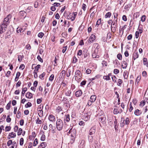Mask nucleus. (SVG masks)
I'll return each instance as SVG.
<instances>
[{
    "mask_svg": "<svg viewBox=\"0 0 148 148\" xmlns=\"http://www.w3.org/2000/svg\"><path fill=\"white\" fill-rule=\"evenodd\" d=\"M77 59L76 58V57H74L73 58L72 62L73 63H76V62H77Z\"/></svg>",
    "mask_w": 148,
    "mask_h": 148,
    "instance_id": "nucleus-59",
    "label": "nucleus"
},
{
    "mask_svg": "<svg viewBox=\"0 0 148 148\" xmlns=\"http://www.w3.org/2000/svg\"><path fill=\"white\" fill-rule=\"evenodd\" d=\"M38 143V140L37 138H36L34 140L33 143V146H36Z\"/></svg>",
    "mask_w": 148,
    "mask_h": 148,
    "instance_id": "nucleus-40",
    "label": "nucleus"
},
{
    "mask_svg": "<svg viewBox=\"0 0 148 148\" xmlns=\"http://www.w3.org/2000/svg\"><path fill=\"white\" fill-rule=\"evenodd\" d=\"M127 66V64L125 61L122 62V66L123 69H125Z\"/></svg>",
    "mask_w": 148,
    "mask_h": 148,
    "instance_id": "nucleus-20",
    "label": "nucleus"
},
{
    "mask_svg": "<svg viewBox=\"0 0 148 148\" xmlns=\"http://www.w3.org/2000/svg\"><path fill=\"white\" fill-rule=\"evenodd\" d=\"M45 135L44 134L42 135L41 136L40 140L42 141H44L45 140Z\"/></svg>",
    "mask_w": 148,
    "mask_h": 148,
    "instance_id": "nucleus-54",
    "label": "nucleus"
},
{
    "mask_svg": "<svg viewBox=\"0 0 148 148\" xmlns=\"http://www.w3.org/2000/svg\"><path fill=\"white\" fill-rule=\"evenodd\" d=\"M130 108L129 109V111L130 112H132V110H133V108L132 106V103L131 102L130 103Z\"/></svg>",
    "mask_w": 148,
    "mask_h": 148,
    "instance_id": "nucleus-55",
    "label": "nucleus"
},
{
    "mask_svg": "<svg viewBox=\"0 0 148 148\" xmlns=\"http://www.w3.org/2000/svg\"><path fill=\"white\" fill-rule=\"evenodd\" d=\"M11 127L10 126H7L5 127V131H9L11 130Z\"/></svg>",
    "mask_w": 148,
    "mask_h": 148,
    "instance_id": "nucleus-39",
    "label": "nucleus"
},
{
    "mask_svg": "<svg viewBox=\"0 0 148 148\" xmlns=\"http://www.w3.org/2000/svg\"><path fill=\"white\" fill-rule=\"evenodd\" d=\"M23 132V130L22 129L20 128L18 130V136L20 135Z\"/></svg>",
    "mask_w": 148,
    "mask_h": 148,
    "instance_id": "nucleus-37",
    "label": "nucleus"
},
{
    "mask_svg": "<svg viewBox=\"0 0 148 148\" xmlns=\"http://www.w3.org/2000/svg\"><path fill=\"white\" fill-rule=\"evenodd\" d=\"M144 97L145 99V102L148 104V95H145V94L144 95Z\"/></svg>",
    "mask_w": 148,
    "mask_h": 148,
    "instance_id": "nucleus-36",
    "label": "nucleus"
},
{
    "mask_svg": "<svg viewBox=\"0 0 148 148\" xmlns=\"http://www.w3.org/2000/svg\"><path fill=\"white\" fill-rule=\"evenodd\" d=\"M82 50H79L78 51V52L77 53V55L78 56H80L82 55Z\"/></svg>",
    "mask_w": 148,
    "mask_h": 148,
    "instance_id": "nucleus-60",
    "label": "nucleus"
},
{
    "mask_svg": "<svg viewBox=\"0 0 148 148\" xmlns=\"http://www.w3.org/2000/svg\"><path fill=\"white\" fill-rule=\"evenodd\" d=\"M117 58L119 60H121L122 59V56L120 54H119L117 55Z\"/></svg>",
    "mask_w": 148,
    "mask_h": 148,
    "instance_id": "nucleus-56",
    "label": "nucleus"
},
{
    "mask_svg": "<svg viewBox=\"0 0 148 148\" xmlns=\"http://www.w3.org/2000/svg\"><path fill=\"white\" fill-rule=\"evenodd\" d=\"M125 122L126 125H127L129 124L130 121H129V119L128 117H127L126 118L125 120Z\"/></svg>",
    "mask_w": 148,
    "mask_h": 148,
    "instance_id": "nucleus-48",
    "label": "nucleus"
},
{
    "mask_svg": "<svg viewBox=\"0 0 148 148\" xmlns=\"http://www.w3.org/2000/svg\"><path fill=\"white\" fill-rule=\"evenodd\" d=\"M11 106V103H8L6 107V109L7 110H9L10 109Z\"/></svg>",
    "mask_w": 148,
    "mask_h": 148,
    "instance_id": "nucleus-53",
    "label": "nucleus"
},
{
    "mask_svg": "<svg viewBox=\"0 0 148 148\" xmlns=\"http://www.w3.org/2000/svg\"><path fill=\"white\" fill-rule=\"evenodd\" d=\"M95 38L96 37L95 35L94 34H92L89 38L88 42V43L90 44L92 43L95 40Z\"/></svg>",
    "mask_w": 148,
    "mask_h": 148,
    "instance_id": "nucleus-6",
    "label": "nucleus"
},
{
    "mask_svg": "<svg viewBox=\"0 0 148 148\" xmlns=\"http://www.w3.org/2000/svg\"><path fill=\"white\" fill-rule=\"evenodd\" d=\"M77 14V12H74L73 13V16L72 21H73L75 20Z\"/></svg>",
    "mask_w": 148,
    "mask_h": 148,
    "instance_id": "nucleus-23",
    "label": "nucleus"
},
{
    "mask_svg": "<svg viewBox=\"0 0 148 148\" xmlns=\"http://www.w3.org/2000/svg\"><path fill=\"white\" fill-rule=\"evenodd\" d=\"M76 129H73L72 128L71 129L69 130V132L68 133V134L69 135L70 134V135L72 137L71 139L73 140V142L75 140V138L76 135Z\"/></svg>",
    "mask_w": 148,
    "mask_h": 148,
    "instance_id": "nucleus-2",
    "label": "nucleus"
},
{
    "mask_svg": "<svg viewBox=\"0 0 148 148\" xmlns=\"http://www.w3.org/2000/svg\"><path fill=\"white\" fill-rule=\"evenodd\" d=\"M37 59L38 61L41 62H43V60L39 55H38L37 57Z\"/></svg>",
    "mask_w": 148,
    "mask_h": 148,
    "instance_id": "nucleus-47",
    "label": "nucleus"
},
{
    "mask_svg": "<svg viewBox=\"0 0 148 148\" xmlns=\"http://www.w3.org/2000/svg\"><path fill=\"white\" fill-rule=\"evenodd\" d=\"M96 96L95 95H92L90 98V100H91L92 102H94L96 100Z\"/></svg>",
    "mask_w": 148,
    "mask_h": 148,
    "instance_id": "nucleus-19",
    "label": "nucleus"
},
{
    "mask_svg": "<svg viewBox=\"0 0 148 148\" xmlns=\"http://www.w3.org/2000/svg\"><path fill=\"white\" fill-rule=\"evenodd\" d=\"M82 74H81V71L79 70H77L75 72V79L76 80H79L80 81V79L82 77Z\"/></svg>",
    "mask_w": 148,
    "mask_h": 148,
    "instance_id": "nucleus-4",
    "label": "nucleus"
},
{
    "mask_svg": "<svg viewBox=\"0 0 148 148\" xmlns=\"http://www.w3.org/2000/svg\"><path fill=\"white\" fill-rule=\"evenodd\" d=\"M54 77V75L53 74H52L49 78V80L50 81H52L53 80Z\"/></svg>",
    "mask_w": 148,
    "mask_h": 148,
    "instance_id": "nucleus-51",
    "label": "nucleus"
},
{
    "mask_svg": "<svg viewBox=\"0 0 148 148\" xmlns=\"http://www.w3.org/2000/svg\"><path fill=\"white\" fill-rule=\"evenodd\" d=\"M11 18V15H9L7 16L5 18L3 21V24L1 25V28L0 29V33L2 34L5 31V28L6 27L7 25L9 23V20Z\"/></svg>",
    "mask_w": 148,
    "mask_h": 148,
    "instance_id": "nucleus-1",
    "label": "nucleus"
},
{
    "mask_svg": "<svg viewBox=\"0 0 148 148\" xmlns=\"http://www.w3.org/2000/svg\"><path fill=\"white\" fill-rule=\"evenodd\" d=\"M48 119L50 121L52 122L55 121V117L52 114H50L49 116Z\"/></svg>",
    "mask_w": 148,
    "mask_h": 148,
    "instance_id": "nucleus-10",
    "label": "nucleus"
},
{
    "mask_svg": "<svg viewBox=\"0 0 148 148\" xmlns=\"http://www.w3.org/2000/svg\"><path fill=\"white\" fill-rule=\"evenodd\" d=\"M62 110V108L61 106H58L56 109V111L58 112V113H59Z\"/></svg>",
    "mask_w": 148,
    "mask_h": 148,
    "instance_id": "nucleus-33",
    "label": "nucleus"
},
{
    "mask_svg": "<svg viewBox=\"0 0 148 148\" xmlns=\"http://www.w3.org/2000/svg\"><path fill=\"white\" fill-rule=\"evenodd\" d=\"M111 16V13L110 12H108L106 14L105 17L106 18H110Z\"/></svg>",
    "mask_w": 148,
    "mask_h": 148,
    "instance_id": "nucleus-27",
    "label": "nucleus"
},
{
    "mask_svg": "<svg viewBox=\"0 0 148 148\" xmlns=\"http://www.w3.org/2000/svg\"><path fill=\"white\" fill-rule=\"evenodd\" d=\"M20 14L21 16H24V18H25L26 16V13L24 11H20Z\"/></svg>",
    "mask_w": 148,
    "mask_h": 148,
    "instance_id": "nucleus-17",
    "label": "nucleus"
},
{
    "mask_svg": "<svg viewBox=\"0 0 148 148\" xmlns=\"http://www.w3.org/2000/svg\"><path fill=\"white\" fill-rule=\"evenodd\" d=\"M44 36V34L42 32H40L38 34V36L42 38Z\"/></svg>",
    "mask_w": 148,
    "mask_h": 148,
    "instance_id": "nucleus-41",
    "label": "nucleus"
},
{
    "mask_svg": "<svg viewBox=\"0 0 148 148\" xmlns=\"http://www.w3.org/2000/svg\"><path fill=\"white\" fill-rule=\"evenodd\" d=\"M16 136V134L15 133L12 132L9 134L8 137V138L10 139L11 138H14Z\"/></svg>",
    "mask_w": 148,
    "mask_h": 148,
    "instance_id": "nucleus-8",
    "label": "nucleus"
},
{
    "mask_svg": "<svg viewBox=\"0 0 148 148\" xmlns=\"http://www.w3.org/2000/svg\"><path fill=\"white\" fill-rule=\"evenodd\" d=\"M45 75V72H43L39 76V77L42 80L44 78H43Z\"/></svg>",
    "mask_w": 148,
    "mask_h": 148,
    "instance_id": "nucleus-30",
    "label": "nucleus"
},
{
    "mask_svg": "<svg viewBox=\"0 0 148 148\" xmlns=\"http://www.w3.org/2000/svg\"><path fill=\"white\" fill-rule=\"evenodd\" d=\"M92 56L93 58H98L99 57V56L98 55H96V53L95 52L92 53Z\"/></svg>",
    "mask_w": 148,
    "mask_h": 148,
    "instance_id": "nucleus-35",
    "label": "nucleus"
},
{
    "mask_svg": "<svg viewBox=\"0 0 148 148\" xmlns=\"http://www.w3.org/2000/svg\"><path fill=\"white\" fill-rule=\"evenodd\" d=\"M46 146L47 144L45 142H42L39 146L38 148H44Z\"/></svg>",
    "mask_w": 148,
    "mask_h": 148,
    "instance_id": "nucleus-13",
    "label": "nucleus"
},
{
    "mask_svg": "<svg viewBox=\"0 0 148 148\" xmlns=\"http://www.w3.org/2000/svg\"><path fill=\"white\" fill-rule=\"evenodd\" d=\"M103 78L106 80H109L110 79V77L108 76H104L103 77Z\"/></svg>",
    "mask_w": 148,
    "mask_h": 148,
    "instance_id": "nucleus-46",
    "label": "nucleus"
},
{
    "mask_svg": "<svg viewBox=\"0 0 148 148\" xmlns=\"http://www.w3.org/2000/svg\"><path fill=\"white\" fill-rule=\"evenodd\" d=\"M125 119L124 118H121V121L120 126L121 127H123L125 125Z\"/></svg>",
    "mask_w": 148,
    "mask_h": 148,
    "instance_id": "nucleus-16",
    "label": "nucleus"
},
{
    "mask_svg": "<svg viewBox=\"0 0 148 148\" xmlns=\"http://www.w3.org/2000/svg\"><path fill=\"white\" fill-rule=\"evenodd\" d=\"M42 121L41 120L39 119V118H38L36 120V123L37 124H41L42 123Z\"/></svg>",
    "mask_w": 148,
    "mask_h": 148,
    "instance_id": "nucleus-43",
    "label": "nucleus"
},
{
    "mask_svg": "<svg viewBox=\"0 0 148 148\" xmlns=\"http://www.w3.org/2000/svg\"><path fill=\"white\" fill-rule=\"evenodd\" d=\"M113 112L115 114H117L119 112L118 111V109L117 108H115L113 111Z\"/></svg>",
    "mask_w": 148,
    "mask_h": 148,
    "instance_id": "nucleus-42",
    "label": "nucleus"
},
{
    "mask_svg": "<svg viewBox=\"0 0 148 148\" xmlns=\"http://www.w3.org/2000/svg\"><path fill=\"white\" fill-rule=\"evenodd\" d=\"M24 58L23 55H18V60L20 62L22 60V59Z\"/></svg>",
    "mask_w": 148,
    "mask_h": 148,
    "instance_id": "nucleus-28",
    "label": "nucleus"
},
{
    "mask_svg": "<svg viewBox=\"0 0 148 148\" xmlns=\"http://www.w3.org/2000/svg\"><path fill=\"white\" fill-rule=\"evenodd\" d=\"M101 22V18H99L97 21L96 22V26H97V27H98V26L100 24Z\"/></svg>",
    "mask_w": 148,
    "mask_h": 148,
    "instance_id": "nucleus-31",
    "label": "nucleus"
},
{
    "mask_svg": "<svg viewBox=\"0 0 148 148\" xmlns=\"http://www.w3.org/2000/svg\"><path fill=\"white\" fill-rule=\"evenodd\" d=\"M143 63L144 65L146 66L147 67H148V62H147V59L146 58H144L143 59Z\"/></svg>",
    "mask_w": 148,
    "mask_h": 148,
    "instance_id": "nucleus-15",
    "label": "nucleus"
},
{
    "mask_svg": "<svg viewBox=\"0 0 148 148\" xmlns=\"http://www.w3.org/2000/svg\"><path fill=\"white\" fill-rule=\"evenodd\" d=\"M86 7V5L85 4L83 3L82 4V9L84 10L85 11V10Z\"/></svg>",
    "mask_w": 148,
    "mask_h": 148,
    "instance_id": "nucleus-64",
    "label": "nucleus"
},
{
    "mask_svg": "<svg viewBox=\"0 0 148 148\" xmlns=\"http://www.w3.org/2000/svg\"><path fill=\"white\" fill-rule=\"evenodd\" d=\"M114 17V19H116V23L117 22L118 18H117V17L118 15V14L117 13H113Z\"/></svg>",
    "mask_w": 148,
    "mask_h": 148,
    "instance_id": "nucleus-24",
    "label": "nucleus"
},
{
    "mask_svg": "<svg viewBox=\"0 0 148 148\" xmlns=\"http://www.w3.org/2000/svg\"><path fill=\"white\" fill-rule=\"evenodd\" d=\"M38 72H37L36 71H34V77L35 78H37L38 77V75L37 73Z\"/></svg>",
    "mask_w": 148,
    "mask_h": 148,
    "instance_id": "nucleus-61",
    "label": "nucleus"
},
{
    "mask_svg": "<svg viewBox=\"0 0 148 148\" xmlns=\"http://www.w3.org/2000/svg\"><path fill=\"white\" fill-rule=\"evenodd\" d=\"M27 88L26 87H25L23 89L21 94V97L24 95L25 93V92L27 91Z\"/></svg>",
    "mask_w": 148,
    "mask_h": 148,
    "instance_id": "nucleus-21",
    "label": "nucleus"
},
{
    "mask_svg": "<svg viewBox=\"0 0 148 148\" xmlns=\"http://www.w3.org/2000/svg\"><path fill=\"white\" fill-rule=\"evenodd\" d=\"M138 53L137 51H135L133 54V58L135 60L138 57Z\"/></svg>",
    "mask_w": 148,
    "mask_h": 148,
    "instance_id": "nucleus-12",
    "label": "nucleus"
},
{
    "mask_svg": "<svg viewBox=\"0 0 148 148\" xmlns=\"http://www.w3.org/2000/svg\"><path fill=\"white\" fill-rule=\"evenodd\" d=\"M24 142V139L23 138H21L20 140V145L21 146L23 145Z\"/></svg>",
    "mask_w": 148,
    "mask_h": 148,
    "instance_id": "nucleus-44",
    "label": "nucleus"
},
{
    "mask_svg": "<svg viewBox=\"0 0 148 148\" xmlns=\"http://www.w3.org/2000/svg\"><path fill=\"white\" fill-rule=\"evenodd\" d=\"M99 121L103 124H105L106 123V118L104 115H100L99 117Z\"/></svg>",
    "mask_w": 148,
    "mask_h": 148,
    "instance_id": "nucleus-5",
    "label": "nucleus"
},
{
    "mask_svg": "<svg viewBox=\"0 0 148 148\" xmlns=\"http://www.w3.org/2000/svg\"><path fill=\"white\" fill-rule=\"evenodd\" d=\"M39 113H38V115L39 116L41 117H42L43 116V111L42 110H40L38 111Z\"/></svg>",
    "mask_w": 148,
    "mask_h": 148,
    "instance_id": "nucleus-25",
    "label": "nucleus"
},
{
    "mask_svg": "<svg viewBox=\"0 0 148 148\" xmlns=\"http://www.w3.org/2000/svg\"><path fill=\"white\" fill-rule=\"evenodd\" d=\"M145 104V101H141L140 104H139V106H141L142 105V107Z\"/></svg>",
    "mask_w": 148,
    "mask_h": 148,
    "instance_id": "nucleus-50",
    "label": "nucleus"
},
{
    "mask_svg": "<svg viewBox=\"0 0 148 148\" xmlns=\"http://www.w3.org/2000/svg\"><path fill=\"white\" fill-rule=\"evenodd\" d=\"M63 126V123L62 121L60 119H58L56 122V127L57 130L59 131L61 130Z\"/></svg>",
    "mask_w": 148,
    "mask_h": 148,
    "instance_id": "nucleus-3",
    "label": "nucleus"
},
{
    "mask_svg": "<svg viewBox=\"0 0 148 148\" xmlns=\"http://www.w3.org/2000/svg\"><path fill=\"white\" fill-rule=\"evenodd\" d=\"M112 36V34L110 32L108 33L107 35V39H110L111 38Z\"/></svg>",
    "mask_w": 148,
    "mask_h": 148,
    "instance_id": "nucleus-29",
    "label": "nucleus"
},
{
    "mask_svg": "<svg viewBox=\"0 0 148 148\" xmlns=\"http://www.w3.org/2000/svg\"><path fill=\"white\" fill-rule=\"evenodd\" d=\"M139 36V32L138 31H136L135 33V36L136 38H138Z\"/></svg>",
    "mask_w": 148,
    "mask_h": 148,
    "instance_id": "nucleus-62",
    "label": "nucleus"
},
{
    "mask_svg": "<svg viewBox=\"0 0 148 148\" xmlns=\"http://www.w3.org/2000/svg\"><path fill=\"white\" fill-rule=\"evenodd\" d=\"M17 114L18 115L17 116V117L18 118H19L21 116V112L19 110H18L17 112Z\"/></svg>",
    "mask_w": 148,
    "mask_h": 148,
    "instance_id": "nucleus-49",
    "label": "nucleus"
},
{
    "mask_svg": "<svg viewBox=\"0 0 148 148\" xmlns=\"http://www.w3.org/2000/svg\"><path fill=\"white\" fill-rule=\"evenodd\" d=\"M20 73L19 72H18L16 74V76L15 77V81H17L18 79V78L19 77L20 75Z\"/></svg>",
    "mask_w": 148,
    "mask_h": 148,
    "instance_id": "nucleus-22",
    "label": "nucleus"
},
{
    "mask_svg": "<svg viewBox=\"0 0 148 148\" xmlns=\"http://www.w3.org/2000/svg\"><path fill=\"white\" fill-rule=\"evenodd\" d=\"M112 81L113 82H116V80L117 79V78L114 75L113 76H112Z\"/></svg>",
    "mask_w": 148,
    "mask_h": 148,
    "instance_id": "nucleus-58",
    "label": "nucleus"
},
{
    "mask_svg": "<svg viewBox=\"0 0 148 148\" xmlns=\"http://www.w3.org/2000/svg\"><path fill=\"white\" fill-rule=\"evenodd\" d=\"M88 139L90 142H92L93 141V136H90L89 135L88 136Z\"/></svg>",
    "mask_w": 148,
    "mask_h": 148,
    "instance_id": "nucleus-38",
    "label": "nucleus"
},
{
    "mask_svg": "<svg viewBox=\"0 0 148 148\" xmlns=\"http://www.w3.org/2000/svg\"><path fill=\"white\" fill-rule=\"evenodd\" d=\"M146 19V16L145 15H143L141 17V21L143 22L145 21Z\"/></svg>",
    "mask_w": 148,
    "mask_h": 148,
    "instance_id": "nucleus-45",
    "label": "nucleus"
},
{
    "mask_svg": "<svg viewBox=\"0 0 148 148\" xmlns=\"http://www.w3.org/2000/svg\"><path fill=\"white\" fill-rule=\"evenodd\" d=\"M60 4L59 3L55 2L53 5L55 6L58 7L60 5Z\"/></svg>",
    "mask_w": 148,
    "mask_h": 148,
    "instance_id": "nucleus-63",
    "label": "nucleus"
},
{
    "mask_svg": "<svg viewBox=\"0 0 148 148\" xmlns=\"http://www.w3.org/2000/svg\"><path fill=\"white\" fill-rule=\"evenodd\" d=\"M82 92L81 90H79L75 92V95L77 97H79L82 95Z\"/></svg>",
    "mask_w": 148,
    "mask_h": 148,
    "instance_id": "nucleus-9",
    "label": "nucleus"
},
{
    "mask_svg": "<svg viewBox=\"0 0 148 148\" xmlns=\"http://www.w3.org/2000/svg\"><path fill=\"white\" fill-rule=\"evenodd\" d=\"M122 82V80L121 79H119L118 80L117 85L118 86H119L121 84Z\"/></svg>",
    "mask_w": 148,
    "mask_h": 148,
    "instance_id": "nucleus-52",
    "label": "nucleus"
},
{
    "mask_svg": "<svg viewBox=\"0 0 148 148\" xmlns=\"http://www.w3.org/2000/svg\"><path fill=\"white\" fill-rule=\"evenodd\" d=\"M25 96L27 98H31L32 97V94L31 92H28L26 93Z\"/></svg>",
    "mask_w": 148,
    "mask_h": 148,
    "instance_id": "nucleus-14",
    "label": "nucleus"
},
{
    "mask_svg": "<svg viewBox=\"0 0 148 148\" xmlns=\"http://www.w3.org/2000/svg\"><path fill=\"white\" fill-rule=\"evenodd\" d=\"M95 127H92L89 131V135L92 136L93 134H95Z\"/></svg>",
    "mask_w": 148,
    "mask_h": 148,
    "instance_id": "nucleus-7",
    "label": "nucleus"
},
{
    "mask_svg": "<svg viewBox=\"0 0 148 148\" xmlns=\"http://www.w3.org/2000/svg\"><path fill=\"white\" fill-rule=\"evenodd\" d=\"M12 140H9L7 142V145L8 146H10L12 144Z\"/></svg>",
    "mask_w": 148,
    "mask_h": 148,
    "instance_id": "nucleus-57",
    "label": "nucleus"
},
{
    "mask_svg": "<svg viewBox=\"0 0 148 148\" xmlns=\"http://www.w3.org/2000/svg\"><path fill=\"white\" fill-rule=\"evenodd\" d=\"M142 113V112L138 109L135 110L134 112V114L137 116L140 115Z\"/></svg>",
    "mask_w": 148,
    "mask_h": 148,
    "instance_id": "nucleus-11",
    "label": "nucleus"
},
{
    "mask_svg": "<svg viewBox=\"0 0 148 148\" xmlns=\"http://www.w3.org/2000/svg\"><path fill=\"white\" fill-rule=\"evenodd\" d=\"M40 67V64H38L35 67V69L34 70V71H36L37 72H38V71Z\"/></svg>",
    "mask_w": 148,
    "mask_h": 148,
    "instance_id": "nucleus-26",
    "label": "nucleus"
},
{
    "mask_svg": "<svg viewBox=\"0 0 148 148\" xmlns=\"http://www.w3.org/2000/svg\"><path fill=\"white\" fill-rule=\"evenodd\" d=\"M70 120V119L69 115V114H67L66 115H65L64 118V120L67 122H68Z\"/></svg>",
    "mask_w": 148,
    "mask_h": 148,
    "instance_id": "nucleus-18",
    "label": "nucleus"
},
{
    "mask_svg": "<svg viewBox=\"0 0 148 148\" xmlns=\"http://www.w3.org/2000/svg\"><path fill=\"white\" fill-rule=\"evenodd\" d=\"M71 93V90H69L65 93V95L68 96H70V95Z\"/></svg>",
    "mask_w": 148,
    "mask_h": 148,
    "instance_id": "nucleus-34",
    "label": "nucleus"
},
{
    "mask_svg": "<svg viewBox=\"0 0 148 148\" xmlns=\"http://www.w3.org/2000/svg\"><path fill=\"white\" fill-rule=\"evenodd\" d=\"M32 104L31 103L29 102L26 104L25 105V106L26 108H28L31 106Z\"/></svg>",
    "mask_w": 148,
    "mask_h": 148,
    "instance_id": "nucleus-32",
    "label": "nucleus"
}]
</instances>
